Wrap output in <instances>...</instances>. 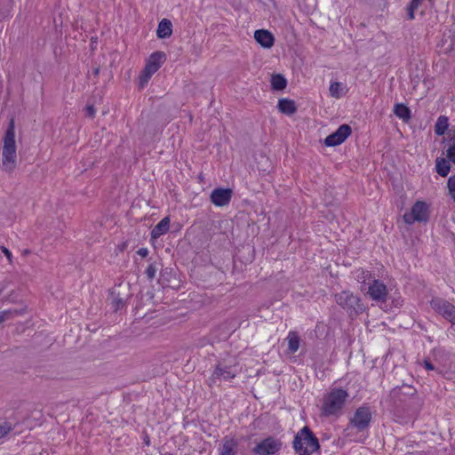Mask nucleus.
<instances>
[{"instance_id": "nucleus-1", "label": "nucleus", "mask_w": 455, "mask_h": 455, "mask_svg": "<svg viewBox=\"0 0 455 455\" xmlns=\"http://www.w3.org/2000/svg\"><path fill=\"white\" fill-rule=\"evenodd\" d=\"M347 398L348 393L347 390L341 387L332 388L323 396L321 408L322 414L326 417L340 416Z\"/></svg>"}, {"instance_id": "nucleus-2", "label": "nucleus", "mask_w": 455, "mask_h": 455, "mask_svg": "<svg viewBox=\"0 0 455 455\" xmlns=\"http://www.w3.org/2000/svg\"><path fill=\"white\" fill-rule=\"evenodd\" d=\"M2 156L4 170L8 172H12L16 168L17 163L15 127L13 119L10 121L4 137Z\"/></svg>"}, {"instance_id": "nucleus-3", "label": "nucleus", "mask_w": 455, "mask_h": 455, "mask_svg": "<svg viewBox=\"0 0 455 455\" xmlns=\"http://www.w3.org/2000/svg\"><path fill=\"white\" fill-rule=\"evenodd\" d=\"M292 447L298 455H312L319 450L320 444L313 431L305 426L296 434Z\"/></svg>"}, {"instance_id": "nucleus-4", "label": "nucleus", "mask_w": 455, "mask_h": 455, "mask_svg": "<svg viewBox=\"0 0 455 455\" xmlns=\"http://www.w3.org/2000/svg\"><path fill=\"white\" fill-rule=\"evenodd\" d=\"M335 300L351 317L362 314L365 309L360 298L348 291L336 294Z\"/></svg>"}, {"instance_id": "nucleus-5", "label": "nucleus", "mask_w": 455, "mask_h": 455, "mask_svg": "<svg viewBox=\"0 0 455 455\" xmlns=\"http://www.w3.org/2000/svg\"><path fill=\"white\" fill-rule=\"evenodd\" d=\"M165 60L166 55L164 52H155L149 56L142 74L140 76V87L148 84L151 76L160 68L161 65Z\"/></svg>"}, {"instance_id": "nucleus-6", "label": "nucleus", "mask_w": 455, "mask_h": 455, "mask_svg": "<svg viewBox=\"0 0 455 455\" xmlns=\"http://www.w3.org/2000/svg\"><path fill=\"white\" fill-rule=\"evenodd\" d=\"M429 219L428 205L423 201H417L410 212H405L403 220L406 224L411 225L414 222H427Z\"/></svg>"}, {"instance_id": "nucleus-7", "label": "nucleus", "mask_w": 455, "mask_h": 455, "mask_svg": "<svg viewBox=\"0 0 455 455\" xmlns=\"http://www.w3.org/2000/svg\"><path fill=\"white\" fill-rule=\"evenodd\" d=\"M432 308L455 325V306L442 298H434L430 301Z\"/></svg>"}, {"instance_id": "nucleus-8", "label": "nucleus", "mask_w": 455, "mask_h": 455, "mask_svg": "<svg viewBox=\"0 0 455 455\" xmlns=\"http://www.w3.org/2000/svg\"><path fill=\"white\" fill-rule=\"evenodd\" d=\"M371 421V411L367 406L359 407L354 417L350 419V425L355 427L358 431H363L367 429Z\"/></svg>"}, {"instance_id": "nucleus-9", "label": "nucleus", "mask_w": 455, "mask_h": 455, "mask_svg": "<svg viewBox=\"0 0 455 455\" xmlns=\"http://www.w3.org/2000/svg\"><path fill=\"white\" fill-rule=\"evenodd\" d=\"M282 446V443L274 437H267L259 443L252 451L256 455H273L276 453Z\"/></svg>"}, {"instance_id": "nucleus-10", "label": "nucleus", "mask_w": 455, "mask_h": 455, "mask_svg": "<svg viewBox=\"0 0 455 455\" xmlns=\"http://www.w3.org/2000/svg\"><path fill=\"white\" fill-rule=\"evenodd\" d=\"M352 129L348 124H341L337 131L328 135L324 140L326 147H335L343 143L351 134Z\"/></svg>"}, {"instance_id": "nucleus-11", "label": "nucleus", "mask_w": 455, "mask_h": 455, "mask_svg": "<svg viewBox=\"0 0 455 455\" xmlns=\"http://www.w3.org/2000/svg\"><path fill=\"white\" fill-rule=\"evenodd\" d=\"M368 294L377 302H385L387 298V286L381 281L374 279L369 285Z\"/></svg>"}, {"instance_id": "nucleus-12", "label": "nucleus", "mask_w": 455, "mask_h": 455, "mask_svg": "<svg viewBox=\"0 0 455 455\" xmlns=\"http://www.w3.org/2000/svg\"><path fill=\"white\" fill-rule=\"evenodd\" d=\"M232 194L230 188H215L211 193V201L216 206H225L229 204Z\"/></svg>"}, {"instance_id": "nucleus-13", "label": "nucleus", "mask_w": 455, "mask_h": 455, "mask_svg": "<svg viewBox=\"0 0 455 455\" xmlns=\"http://www.w3.org/2000/svg\"><path fill=\"white\" fill-rule=\"evenodd\" d=\"M236 376V371L231 365H223L221 363H219L215 370L213 371L210 380L214 383L217 379L220 378L225 380L234 379Z\"/></svg>"}, {"instance_id": "nucleus-14", "label": "nucleus", "mask_w": 455, "mask_h": 455, "mask_svg": "<svg viewBox=\"0 0 455 455\" xmlns=\"http://www.w3.org/2000/svg\"><path fill=\"white\" fill-rule=\"evenodd\" d=\"M416 389L412 386L402 385L401 387L393 388L390 392V396L393 399L403 401L406 397L413 396L416 395Z\"/></svg>"}, {"instance_id": "nucleus-15", "label": "nucleus", "mask_w": 455, "mask_h": 455, "mask_svg": "<svg viewBox=\"0 0 455 455\" xmlns=\"http://www.w3.org/2000/svg\"><path fill=\"white\" fill-rule=\"evenodd\" d=\"M254 38L261 46L270 48L274 44V36L267 30L259 29L254 33Z\"/></svg>"}, {"instance_id": "nucleus-16", "label": "nucleus", "mask_w": 455, "mask_h": 455, "mask_svg": "<svg viewBox=\"0 0 455 455\" xmlns=\"http://www.w3.org/2000/svg\"><path fill=\"white\" fill-rule=\"evenodd\" d=\"M172 34V24L170 20L163 19L157 28L156 35L158 38H168Z\"/></svg>"}, {"instance_id": "nucleus-17", "label": "nucleus", "mask_w": 455, "mask_h": 455, "mask_svg": "<svg viewBox=\"0 0 455 455\" xmlns=\"http://www.w3.org/2000/svg\"><path fill=\"white\" fill-rule=\"evenodd\" d=\"M170 228V219L169 217H164L160 220V222L154 227L151 231V236L154 239L160 237L168 232Z\"/></svg>"}, {"instance_id": "nucleus-18", "label": "nucleus", "mask_w": 455, "mask_h": 455, "mask_svg": "<svg viewBox=\"0 0 455 455\" xmlns=\"http://www.w3.org/2000/svg\"><path fill=\"white\" fill-rule=\"evenodd\" d=\"M277 108L281 113L291 116L297 111V107L292 100L281 99L278 101Z\"/></svg>"}, {"instance_id": "nucleus-19", "label": "nucleus", "mask_w": 455, "mask_h": 455, "mask_svg": "<svg viewBox=\"0 0 455 455\" xmlns=\"http://www.w3.org/2000/svg\"><path fill=\"white\" fill-rule=\"evenodd\" d=\"M394 114L404 123L409 122L411 118V109L403 103L395 104Z\"/></svg>"}, {"instance_id": "nucleus-20", "label": "nucleus", "mask_w": 455, "mask_h": 455, "mask_svg": "<svg viewBox=\"0 0 455 455\" xmlns=\"http://www.w3.org/2000/svg\"><path fill=\"white\" fill-rule=\"evenodd\" d=\"M108 300L114 312L123 308L125 305L124 299L120 296L116 289H112L109 292Z\"/></svg>"}, {"instance_id": "nucleus-21", "label": "nucleus", "mask_w": 455, "mask_h": 455, "mask_svg": "<svg viewBox=\"0 0 455 455\" xmlns=\"http://www.w3.org/2000/svg\"><path fill=\"white\" fill-rule=\"evenodd\" d=\"M236 448L237 442L234 438H225L222 446L220 448V455H235Z\"/></svg>"}, {"instance_id": "nucleus-22", "label": "nucleus", "mask_w": 455, "mask_h": 455, "mask_svg": "<svg viewBox=\"0 0 455 455\" xmlns=\"http://www.w3.org/2000/svg\"><path fill=\"white\" fill-rule=\"evenodd\" d=\"M270 83H271L272 89L275 91H283L287 86V80L281 74L272 75Z\"/></svg>"}, {"instance_id": "nucleus-23", "label": "nucleus", "mask_w": 455, "mask_h": 455, "mask_svg": "<svg viewBox=\"0 0 455 455\" xmlns=\"http://www.w3.org/2000/svg\"><path fill=\"white\" fill-rule=\"evenodd\" d=\"M435 170L440 176L446 177L450 172L451 164L445 158L438 157L435 160Z\"/></svg>"}, {"instance_id": "nucleus-24", "label": "nucleus", "mask_w": 455, "mask_h": 455, "mask_svg": "<svg viewBox=\"0 0 455 455\" xmlns=\"http://www.w3.org/2000/svg\"><path fill=\"white\" fill-rule=\"evenodd\" d=\"M449 119L445 116H440L435 124V134L441 136L445 133L449 126Z\"/></svg>"}, {"instance_id": "nucleus-25", "label": "nucleus", "mask_w": 455, "mask_h": 455, "mask_svg": "<svg viewBox=\"0 0 455 455\" xmlns=\"http://www.w3.org/2000/svg\"><path fill=\"white\" fill-rule=\"evenodd\" d=\"M12 5L13 0H0V20L11 15Z\"/></svg>"}, {"instance_id": "nucleus-26", "label": "nucleus", "mask_w": 455, "mask_h": 455, "mask_svg": "<svg viewBox=\"0 0 455 455\" xmlns=\"http://www.w3.org/2000/svg\"><path fill=\"white\" fill-rule=\"evenodd\" d=\"M288 348L291 353H295L299 347L300 339L295 331H290L287 337Z\"/></svg>"}, {"instance_id": "nucleus-27", "label": "nucleus", "mask_w": 455, "mask_h": 455, "mask_svg": "<svg viewBox=\"0 0 455 455\" xmlns=\"http://www.w3.org/2000/svg\"><path fill=\"white\" fill-rule=\"evenodd\" d=\"M330 94L334 98H339L343 92V86L341 83L333 82L330 85Z\"/></svg>"}, {"instance_id": "nucleus-28", "label": "nucleus", "mask_w": 455, "mask_h": 455, "mask_svg": "<svg viewBox=\"0 0 455 455\" xmlns=\"http://www.w3.org/2000/svg\"><path fill=\"white\" fill-rule=\"evenodd\" d=\"M356 279L358 282L362 283H366V281L369 280L371 276V273L363 268L357 269L355 271Z\"/></svg>"}, {"instance_id": "nucleus-29", "label": "nucleus", "mask_w": 455, "mask_h": 455, "mask_svg": "<svg viewBox=\"0 0 455 455\" xmlns=\"http://www.w3.org/2000/svg\"><path fill=\"white\" fill-rule=\"evenodd\" d=\"M447 188L451 198L455 201V175H452L448 179Z\"/></svg>"}, {"instance_id": "nucleus-30", "label": "nucleus", "mask_w": 455, "mask_h": 455, "mask_svg": "<svg viewBox=\"0 0 455 455\" xmlns=\"http://www.w3.org/2000/svg\"><path fill=\"white\" fill-rule=\"evenodd\" d=\"M157 272V267L156 265V263H151L149 264V266L147 267L146 269V275H147V277L149 279V280H153L155 277H156V274Z\"/></svg>"}, {"instance_id": "nucleus-31", "label": "nucleus", "mask_w": 455, "mask_h": 455, "mask_svg": "<svg viewBox=\"0 0 455 455\" xmlns=\"http://www.w3.org/2000/svg\"><path fill=\"white\" fill-rule=\"evenodd\" d=\"M419 8L418 5H414L413 4H411L407 7V16L409 20H413L415 18L414 12Z\"/></svg>"}, {"instance_id": "nucleus-32", "label": "nucleus", "mask_w": 455, "mask_h": 455, "mask_svg": "<svg viewBox=\"0 0 455 455\" xmlns=\"http://www.w3.org/2000/svg\"><path fill=\"white\" fill-rule=\"evenodd\" d=\"M11 429H12V427H11L10 424H8V423H4L3 425L0 424V438L6 435L11 431Z\"/></svg>"}, {"instance_id": "nucleus-33", "label": "nucleus", "mask_w": 455, "mask_h": 455, "mask_svg": "<svg viewBox=\"0 0 455 455\" xmlns=\"http://www.w3.org/2000/svg\"><path fill=\"white\" fill-rule=\"evenodd\" d=\"M12 313L18 314L19 312L17 310L12 311V310H5L0 312V323L4 322L6 319L9 318V315H11Z\"/></svg>"}, {"instance_id": "nucleus-34", "label": "nucleus", "mask_w": 455, "mask_h": 455, "mask_svg": "<svg viewBox=\"0 0 455 455\" xmlns=\"http://www.w3.org/2000/svg\"><path fill=\"white\" fill-rule=\"evenodd\" d=\"M447 157L449 161H451L455 164V144L449 147L447 150Z\"/></svg>"}, {"instance_id": "nucleus-35", "label": "nucleus", "mask_w": 455, "mask_h": 455, "mask_svg": "<svg viewBox=\"0 0 455 455\" xmlns=\"http://www.w3.org/2000/svg\"><path fill=\"white\" fill-rule=\"evenodd\" d=\"M85 115L91 118L94 117L96 109L93 105H87L84 108Z\"/></svg>"}, {"instance_id": "nucleus-36", "label": "nucleus", "mask_w": 455, "mask_h": 455, "mask_svg": "<svg viewBox=\"0 0 455 455\" xmlns=\"http://www.w3.org/2000/svg\"><path fill=\"white\" fill-rule=\"evenodd\" d=\"M1 250L5 254V256L7 257V259L9 260V262L11 263L12 262V259L11 251L6 247H4V246H1Z\"/></svg>"}, {"instance_id": "nucleus-37", "label": "nucleus", "mask_w": 455, "mask_h": 455, "mask_svg": "<svg viewBox=\"0 0 455 455\" xmlns=\"http://www.w3.org/2000/svg\"><path fill=\"white\" fill-rule=\"evenodd\" d=\"M137 253H138L140 256H141V257L145 258V257H147V256L148 255V250L147 248H140V249H139V251H137Z\"/></svg>"}, {"instance_id": "nucleus-38", "label": "nucleus", "mask_w": 455, "mask_h": 455, "mask_svg": "<svg viewBox=\"0 0 455 455\" xmlns=\"http://www.w3.org/2000/svg\"><path fill=\"white\" fill-rule=\"evenodd\" d=\"M425 368L428 371H432L435 369L434 365L431 363L429 360H424Z\"/></svg>"}, {"instance_id": "nucleus-39", "label": "nucleus", "mask_w": 455, "mask_h": 455, "mask_svg": "<svg viewBox=\"0 0 455 455\" xmlns=\"http://www.w3.org/2000/svg\"><path fill=\"white\" fill-rule=\"evenodd\" d=\"M100 66H97L95 68H92V74L95 76H98L99 74H100Z\"/></svg>"}, {"instance_id": "nucleus-40", "label": "nucleus", "mask_w": 455, "mask_h": 455, "mask_svg": "<svg viewBox=\"0 0 455 455\" xmlns=\"http://www.w3.org/2000/svg\"><path fill=\"white\" fill-rule=\"evenodd\" d=\"M422 3V0H411V4H413L414 5L419 6Z\"/></svg>"}, {"instance_id": "nucleus-41", "label": "nucleus", "mask_w": 455, "mask_h": 455, "mask_svg": "<svg viewBox=\"0 0 455 455\" xmlns=\"http://www.w3.org/2000/svg\"><path fill=\"white\" fill-rule=\"evenodd\" d=\"M399 305H401V303L398 300H396L395 307H398Z\"/></svg>"}, {"instance_id": "nucleus-42", "label": "nucleus", "mask_w": 455, "mask_h": 455, "mask_svg": "<svg viewBox=\"0 0 455 455\" xmlns=\"http://www.w3.org/2000/svg\"><path fill=\"white\" fill-rule=\"evenodd\" d=\"M453 140H455V134L453 135Z\"/></svg>"}]
</instances>
